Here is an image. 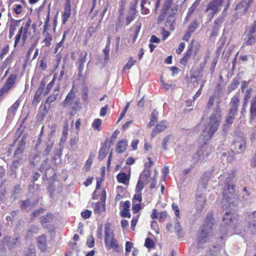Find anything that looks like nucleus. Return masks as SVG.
Here are the masks:
<instances>
[{
    "instance_id": "bb28decb",
    "label": "nucleus",
    "mask_w": 256,
    "mask_h": 256,
    "mask_svg": "<svg viewBox=\"0 0 256 256\" xmlns=\"http://www.w3.org/2000/svg\"><path fill=\"white\" fill-rule=\"evenodd\" d=\"M250 113L251 116H256V95L254 96L250 100Z\"/></svg>"
},
{
    "instance_id": "9b49d317",
    "label": "nucleus",
    "mask_w": 256,
    "mask_h": 256,
    "mask_svg": "<svg viewBox=\"0 0 256 256\" xmlns=\"http://www.w3.org/2000/svg\"><path fill=\"white\" fill-rule=\"evenodd\" d=\"M234 150L238 152L244 151L246 146V138L242 136H237L234 142Z\"/></svg>"
},
{
    "instance_id": "37998d69",
    "label": "nucleus",
    "mask_w": 256,
    "mask_h": 256,
    "mask_svg": "<svg viewBox=\"0 0 256 256\" xmlns=\"http://www.w3.org/2000/svg\"><path fill=\"white\" fill-rule=\"evenodd\" d=\"M50 20V10H48V13H47L46 17V18L45 20V22H44L42 34H44V32H46L48 30Z\"/></svg>"
},
{
    "instance_id": "09e8293b",
    "label": "nucleus",
    "mask_w": 256,
    "mask_h": 256,
    "mask_svg": "<svg viewBox=\"0 0 256 256\" xmlns=\"http://www.w3.org/2000/svg\"><path fill=\"white\" fill-rule=\"evenodd\" d=\"M44 209L43 208L34 210L32 214L31 220L33 221L36 217L38 216L40 214L44 213Z\"/></svg>"
},
{
    "instance_id": "052dcab7",
    "label": "nucleus",
    "mask_w": 256,
    "mask_h": 256,
    "mask_svg": "<svg viewBox=\"0 0 256 256\" xmlns=\"http://www.w3.org/2000/svg\"><path fill=\"white\" fill-rule=\"evenodd\" d=\"M158 120L156 118V114L154 112H152V116L150 118V120L148 124V126L150 127H152L154 126L156 123L157 122Z\"/></svg>"
},
{
    "instance_id": "e2e57ef3",
    "label": "nucleus",
    "mask_w": 256,
    "mask_h": 256,
    "mask_svg": "<svg viewBox=\"0 0 256 256\" xmlns=\"http://www.w3.org/2000/svg\"><path fill=\"white\" fill-rule=\"evenodd\" d=\"M132 208L134 214L138 213L142 208L140 203H132Z\"/></svg>"
},
{
    "instance_id": "423d86ee",
    "label": "nucleus",
    "mask_w": 256,
    "mask_h": 256,
    "mask_svg": "<svg viewBox=\"0 0 256 256\" xmlns=\"http://www.w3.org/2000/svg\"><path fill=\"white\" fill-rule=\"evenodd\" d=\"M200 46L199 43L196 42L195 44L194 40H192L184 56L180 59V63L184 66H186L189 60L192 58H194L197 54Z\"/></svg>"
},
{
    "instance_id": "e433bc0d",
    "label": "nucleus",
    "mask_w": 256,
    "mask_h": 256,
    "mask_svg": "<svg viewBox=\"0 0 256 256\" xmlns=\"http://www.w3.org/2000/svg\"><path fill=\"white\" fill-rule=\"evenodd\" d=\"M68 122H66V124L64 125V126L63 128L62 136L60 138V142H65L67 139V136L68 135Z\"/></svg>"
},
{
    "instance_id": "a18cd8bd",
    "label": "nucleus",
    "mask_w": 256,
    "mask_h": 256,
    "mask_svg": "<svg viewBox=\"0 0 256 256\" xmlns=\"http://www.w3.org/2000/svg\"><path fill=\"white\" fill-rule=\"evenodd\" d=\"M248 40L246 41V44L247 46H252L256 42V35H248Z\"/></svg>"
},
{
    "instance_id": "69168bd1",
    "label": "nucleus",
    "mask_w": 256,
    "mask_h": 256,
    "mask_svg": "<svg viewBox=\"0 0 256 256\" xmlns=\"http://www.w3.org/2000/svg\"><path fill=\"white\" fill-rule=\"evenodd\" d=\"M10 90V88L4 84L2 87L0 89V98H2L4 94L8 92Z\"/></svg>"
},
{
    "instance_id": "ddd939ff",
    "label": "nucleus",
    "mask_w": 256,
    "mask_h": 256,
    "mask_svg": "<svg viewBox=\"0 0 256 256\" xmlns=\"http://www.w3.org/2000/svg\"><path fill=\"white\" fill-rule=\"evenodd\" d=\"M252 2V1L251 0H249L248 2L242 0L236 4L235 10H240L244 14L248 10Z\"/></svg>"
},
{
    "instance_id": "72a5a7b5",
    "label": "nucleus",
    "mask_w": 256,
    "mask_h": 256,
    "mask_svg": "<svg viewBox=\"0 0 256 256\" xmlns=\"http://www.w3.org/2000/svg\"><path fill=\"white\" fill-rule=\"evenodd\" d=\"M199 26V22L197 20H194L189 25L186 30L192 34Z\"/></svg>"
},
{
    "instance_id": "7c9ffc66",
    "label": "nucleus",
    "mask_w": 256,
    "mask_h": 256,
    "mask_svg": "<svg viewBox=\"0 0 256 256\" xmlns=\"http://www.w3.org/2000/svg\"><path fill=\"white\" fill-rule=\"evenodd\" d=\"M252 221L250 222L248 228L251 230L256 231V210L252 212Z\"/></svg>"
},
{
    "instance_id": "c9c22d12",
    "label": "nucleus",
    "mask_w": 256,
    "mask_h": 256,
    "mask_svg": "<svg viewBox=\"0 0 256 256\" xmlns=\"http://www.w3.org/2000/svg\"><path fill=\"white\" fill-rule=\"evenodd\" d=\"M102 120L100 118L95 119L92 124V128L96 130L100 131Z\"/></svg>"
},
{
    "instance_id": "aec40b11",
    "label": "nucleus",
    "mask_w": 256,
    "mask_h": 256,
    "mask_svg": "<svg viewBox=\"0 0 256 256\" xmlns=\"http://www.w3.org/2000/svg\"><path fill=\"white\" fill-rule=\"evenodd\" d=\"M21 20H12L10 22V24L9 32H8V38H12L14 36L15 31L16 28L18 26Z\"/></svg>"
},
{
    "instance_id": "4be33fe9",
    "label": "nucleus",
    "mask_w": 256,
    "mask_h": 256,
    "mask_svg": "<svg viewBox=\"0 0 256 256\" xmlns=\"http://www.w3.org/2000/svg\"><path fill=\"white\" fill-rule=\"evenodd\" d=\"M142 27V22L139 21H137L136 22L132 28L134 29V34L132 36V42L134 43L138 36V34L140 32Z\"/></svg>"
},
{
    "instance_id": "de8ad7c7",
    "label": "nucleus",
    "mask_w": 256,
    "mask_h": 256,
    "mask_svg": "<svg viewBox=\"0 0 256 256\" xmlns=\"http://www.w3.org/2000/svg\"><path fill=\"white\" fill-rule=\"evenodd\" d=\"M10 50V46L8 44L4 46L0 52V59L2 60L4 56L8 53Z\"/></svg>"
},
{
    "instance_id": "ea45409f",
    "label": "nucleus",
    "mask_w": 256,
    "mask_h": 256,
    "mask_svg": "<svg viewBox=\"0 0 256 256\" xmlns=\"http://www.w3.org/2000/svg\"><path fill=\"white\" fill-rule=\"evenodd\" d=\"M38 232V228L37 226H32L30 230L26 232V236L30 237L33 235V234H37Z\"/></svg>"
},
{
    "instance_id": "6e6d98bb",
    "label": "nucleus",
    "mask_w": 256,
    "mask_h": 256,
    "mask_svg": "<svg viewBox=\"0 0 256 256\" xmlns=\"http://www.w3.org/2000/svg\"><path fill=\"white\" fill-rule=\"evenodd\" d=\"M136 60L132 57H130L128 62L124 68V70L130 69L136 63Z\"/></svg>"
},
{
    "instance_id": "2f4dec72",
    "label": "nucleus",
    "mask_w": 256,
    "mask_h": 256,
    "mask_svg": "<svg viewBox=\"0 0 256 256\" xmlns=\"http://www.w3.org/2000/svg\"><path fill=\"white\" fill-rule=\"evenodd\" d=\"M56 79V74H55L53 76V78H52V81L50 82H49L48 84V85L46 86V90L44 92V96H46L50 92V90H51V89L53 87V86L54 84Z\"/></svg>"
},
{
    "instance_id": "603ef678",
    "label": "nucleus",
    "mask_w": 256,
    "mask_h": 256,
    "mask_svg": "<svg viewBox=\"0 0 256 256\" xmlns=\"http://www.w3.org/2000/svg\"><path fill=\"white\" fill-rule=\"evenodd\" d=\"M144 246L148 248H152L154 246V244L152 239L146 238L145 240Z\"/></svg>"
},
{
    "instance_id": "dca6fc26",
    "label": "nucleus",
    "mask_w": 256,
    "mask_h": 256,
    "mask_svg": "<svg viewBox=\"0 0 256 256\" xmlns=\"http://www.w3.org/2000/svg\"><path fill=\"white\" fill-rule=\"evenodd\" d=\"M110 146H108V139L102 144V146L99 151L98 158L100 160H102L106 156L109 150Z\"/></svg>"
},
{
    "instance_id": "f8f14e48",
    "label": "nucleus",
    "mask_w": 256,
    "mask_h": 256,
    "mask_svg": "<svg viewBox=\"0 0 256 256\" xmlns=\"http://www.w3.org/2000/svg\"><path fill=\"white\" fill-rule=\"evenodd\" d=\"M36 241L37 246L40 251L42 252H46L48 250L47 238L46 236L42 234L38 236L36 238Z\"/></svg>"
},
{
    "instance_id": "bf43d9fd",
    "label": "nucleus",
    "mask_w": 256,
    "mask_h": 256,
    "mask_svg": "<svg viewBox=\"0 0 256 256\" xmlns=\"http://www.w3.org/2000/svg\"><path fill=\"white\" fill-rule=\"evenodd\" d=\"M161 34L162 35V40L164 41L169 36L170 32L166 30L164 27L161 28Z\"/></svg>"
},
{
    "instance_id": "5fc2aeb1",
    "label": "nucleus",
    "mask_w": 256,
    "mask_h": 256,
    "mask_svg": "<svg viewBox=\"0 0 256 256\" xmlns=\"http://www.w3.org/2000/svg\"><path fill=\"white\" fill-rule=\"evenodd\" d=\"M230 214L231 212H226L223 218V220L226 222V224H229L230 222H233L232 218Z\"/></svg>"
},
{
    "instance_id": "79ce46f5",
    "label": "nucleus",
    "mask_w": 256,
    "mask_h": 256,
    "mask_svg": "<svg viewBox=\"0 0 256 256\" xmlns=\"http://www.w3.org/2000/svg\"><path fill=\"white\" fill-rule=\"evenodd\" d=\"M74 96H75L74 93L72 92V90H71L68 92V94H67V96L64 100V102L71 104L72 101L74 98Z\"/></svg>"
},
{
    "instance_id": "b1692460",
    "label": "nucleus",
    "mask_w": 256,
    "mask_h": 256,
    "mask_svg": "<svg viewBox=\"0 0 256 256\" xmlns=\"http://www.w3.org/2000/svg\"><path fill=\"white\" fill-rule=\"evenodd\" d=\"M93 208L94 213L100 214L106 210V204L98 202L94 205Z\"/></svg>"
},
{
    "instance_id": "f03ea898",
    "label": "nucleus",
    "mask_w": 256,
    "mask_h": 256,
    "mask_svg": "<svg viewBox=\"0 0 256 256\" xmlns=\"http://www.w3.org/2000/svg\"><path fill=\"white\" fill-rule=\"evenodd\" d=\"M174 0H164L160 14L158 17V22H162L166 18L165 26L170 30H174L176 20L174 15L176 14L178 8L173 4Z\"/></svg>"
},
{
    "instance_id": "a211bd4d",
    "label": "nucleus",
    "mask_w": 256,
    "mask_h": 256,
    "mask_svg": "<svg viewBox=\"0 0 256 256\" xmlns=\"http://www.w3.org/2000/svg\"><path fill=\"white\" fill-rule=\"evenodd\" d=\"M130 202L128 200L126 201L122 206V210L120 211V216L122 218H130L131 214L130 212Z\"/></svg>"
},
{
    "instance_id": "0e129e2a",
    "label": "nucleus",
    "mask_w": 256,
    "mask_h": 256,
    "mask_svg": "<svg viewBox=\"0 0 256 256\" xmlns=\"http://www.w3.org/2000/svg\"><path fill=\"white\" fill-rule=\"evenodd\" d=\"M82 98L83 100L86 101L88 99V88L86 87L82 90Z\"/></svg>"
},
{
    "instance_id": "20e7f679",
    "label": "nucleus",
    "mask_w": 256,
    "mask_h": 256,
    "mask_svg": "<svg viewBox=\"0 0 256 256\" xmlns=\"http://www.w3.org/2000/svg\"><path fill=\"white\" fill-rule=\"evenodd\" d=\"M214 217L212 214H208L205 220L204 226L198 238L199 244L208 242V238L210 236L213 226Z\"/></svg>"
},
{
    "instance_id": "4468645a",
    "label": "nucleus",
    "mask_w": 256,
    "mask_h": 256,
    "mask_svg": "<svg viewBox=\"0 0 256 256\" xmlns=\"http://www.w3.org/2000/svg\"><path fill=\"white\" fill-rule=\"evenodd\" d=\"M253 90L252 88H250L246 90L245 92L244 96L243 99L242 105L241 110V114H244L246 111L248 104V100L252 96V92Z\"/></svg>"
},
{
    "instance_id": "58836bf2",
    "label": "nucleus",
    "mask_w": 256,
    "mask_h": 256,
    "mask_svg": "<svg viewBox=\"0 0 256 256\" xmlns=\"http://www.w3.org/2000/svg\"><path fill=\"white\" fill-rule=\"evenodd\" d=\"M88 53L86 51H82L80 53L77 64H84L86 62V58Z\"/></svg>"
},
{
    "instance_id": "6ab92c4d",
    "label": "nucleus",
    "mask_w": 256,
    "mask_h": 256,
    "mask_svg": "<svg viewBox=\"0 0 256 256\" xmlns=\"http://www.w3.org/2000/svg\"><path fill=\"white\" fill-rule=\"evenodd\" d=\"M128 146V142L126 140H121L118 142L116 147V150L117 153H122L126 149Z\"/></svg>"
},
{
    "instance_id": "f257e3e1",
    "label": "nucleus",
    "mask_w": 256,
    "mask_h": 256,
    "mask_svg": "<svg viewBox=\"0 0 256 256\" xmlns=\"http://www.w3.org/2000/svg\"><path fill=\"white\" fill-rule=\"evenodd\" d=\"M216 100V106L210 115L208 122L204 124L202 130V136H204V140H206L204 144H206V142L210 140L217 131L222 121V109L220 106L221 99L220 96L216 94L210 96L206 105V108L208 110H210Z\"/></svg>"
},
{
    "instance_id": "864d4df0",
    "label": "nucleus",
    "mask_w": 256,
    "mask_h": 256,
    "mask_svg": "<svg viewBox=\"0 0 256 256\" xmlns=\"http://www.w3.org/2000/svg\"><path fill=\"white\" fill-rule=\"evenodd\" d=\"M147 184L146 182L138 180L136 188V192H141L142 189L144 188V185Z\"/></svg>"
},
{
    "instance_id": "f704fd0d",
    "label": "nucleus",
    "mask_w": 256,
    "mask_h": 256,
    "mask_svg": "<svg viewBox=\"0 0 256 256\" xmlns=\"http://www.w3.org/2000/svg\"><path fill=\"white\" fill-rule=\"evenodd\" d=\"M24 146H25V142H24V140L21 141L20 144H18L17 146L14 156H16L17 155L23 153L24 149Z\"/></svg>"
},
{
    "instance_id": "0eeeda50",
    "label": "nucleus",
    "mask_w": 256,
    "mask_h": 256,
    "mask_svg": "<svg viewBox=\"0 0 256 256\" xmlns=\"http://www.w3.org/2000/svg\"><path fill=\"white\" fill-rule=\"evenodd\" d=\"M110 225L106 224L104 228V244L106 249H113L118 252L119 245L112 232H110Z\"/></svg>"
},
{
    "instance_id": "13d9d810",
    "label": "nucleus",
    "mask_w": 256,
    "mask_h": 256,
    "mask_svg": "<svg viewBox=\"0 0 256 256\" xmlns=\"http://www.w3.org/2000/svg\"><path fill=\"white\" fill-rule=\"evenodd\" d=\"M86 244L90 248H92L94 246V238L92 236H90L87 238Z\"/></svg>"
},
{
    "instance_id": "2eb2a0df",
    "label": "nucleus",
    "mask_w": 256,
    "mask_h": 256,
    "mask_svg": "<svg viewBox=\"0 0 256 256\" xmlns=\"http://www.w3.org/2000/svg\"><path fill=\"white\" fill-rule=\"evenodd\" d=\"M71 16V6L70 2L64 5V11L62 14V23L64 24Z\"/></svg>"
},
{
    "instance_id": "7ed1b4c3",
    "label": "nucleus",
    "mask_w": 256,
    "mask_h": 256,
    "mask_svg": "<svg viewBox=\"0 0 256 256\" xmlns=\"http://www.w3.org/2000/svg\"><path fill=\"white\" fill-rule=\"evenodd\" d=\"M32 20L28 18L26 22H24L14 38V48H16L20 44L22 38L23 44H24L29 37H32L30 31V27Z\"/></svg>"
},
{
    "instance_id": "412c9836",
    "label": "nucleus",
    "mask_w": 256,
    "mask_h": 256,
    "mask_svg": "<svg viewBox=\"0 0 256 256\" xmlns=\"http://www.w3.org/2000/svg\"><path fill=\"white\" fill-rule=\"evenodd\" d=\"M166 128V122L162 120L157 124L154 128L153 130L152 136V137L154 136L157 133L160 132L164 131Z\"/></svg>"
},
{
    "instance_id": "4d7b16f0",
    "label": "nucleus",
    "mask_w": 256,
    "mask_h": 256,
    "mask_svg": "<svg viewBox=\"0 0 256 256\" xmlns=\"http://www.w3.org/2000/svg\"><path fill=\"white\" fill-rule=\"evenodd\" d=\"M246 32H248V35H253L255 32H256V22H255L252 25L248 27Z\"/></svg>"
},
{
    "instance_id": "49530a36",
    "label": "nucleus",
    "mask_w": 256,
    "mask_h": 256,
    "mask_svg": "<svg viewBox=\"0 0 256 256\" xmlns=\"http://www.w3.org/2000/svg\"><path fill=\"white\" fill-rule=\"evenodd\" d=\"M43 92L41 91L40 90H37L36 91L34 99H33V102L35 103H38L40 101L41 99V96Z\"/></svg>"
},
{
    "instance_id": "c03bdc74",
    "label": "nucleus",
    "mask_w": 256,
    "mask_h": 256,
    "mask_svg": "<svg viewBox=\"0 0 256 256\" xmlns=\"http://www.w3.org/2000/svg\"><path fill=\"white\" fill-rule=\"evenodd\" d=\"M239 84V80L238 78H234L229 86V89L230 91L234 90L238 87Z\"/></svg>"
},
{
    "instance_id": "4c0bfd02",
    "label": "nucleus",
    "mask_w": 256,
    "mask_h": 256,
    "mask_svg": "<svg viewBox=\"0 0 256 256\" xmlns=\"http://www.w3.org/2000/svg\"><path fill=\"white\" fill-rule=\"evenodd\" d=\"M236 116H237V114H232L228 112V115L226 116V119L224 125L227 126H230L233 123Z\"/></svg>"
},
{
    "instance_id": "473e14b6",
    "label": "nucleus",
    "mask_w": 256,
    "mask_h": 256,
    "mask_svg": "<svg viewBox=\"0 0 256 256\" xmlns=\"http://www.w3.org/2000/svg\"><path fill=\"white\" fill-rule=\"evenodd\" d=\"M20 104V102L18 100H16L15 102L8 110V113L14 116L16 112L17 109L19 107Z\"/></svg>"
},
{
    "instance_id": "774afa93",
    "label": "nucleus",
    "mask_w": 256,
    "mask_h": 256,
    "mask_svg": "<svg viewBox=\"0 0 256 256\" xmlns=\"http://www.w3.org/2000/svg\"><path fill=\"white\" fill-rule=\"evenodd\" d=\"M92 212L88 210H86L82 212L81 213L82 216L84 219L90 218Z\"/></svg>"
},
{
    "instance_id": "8fccbe9b",
    "label": "nucleus",
    "mask_w": 256,
    "mask_h": 256,
    "mask_svg": "<svg viewBox=\"0 0 256 256\" xmlns=\"http://www.w3.org/2000/svg\"><path fill=\"white\" fill-rule=\"evenodd\" d=\"M142 200V196L141 192H136V193L134 195L132 198V203H140Z\"/></svg>"
},
{
    "instance_id": "6e6552de",
    "label": "nucleus",
    "mask_w": 256,
    "mask_h": 256,
    "mask_svg": "<svg viewBox=\"0 0 256 256\" xmlns=\"http://www.w3.org/2000/svg\"><path fill=\"white\" fill-rule=\"evenodd\" d=\"M235 186L234 184H228L224 188L223 192L224 198L228 203L233 204L235 202L234 200L232 201V199H238V197L234 191Z\"/></svg>"
},
{
    "instance_id": "3c124183",
    "label": "nucleus",
    "mask_w": 256,
    "mask_h": 256,
    "mask_svg": "<svg viewBox=\"0 0 256 256\" xmlns=\"http://www.w3.org/2000/svg\"><path fill=\"white\" fill-rule=\"evenodd\" d=\"M23 10V8L22 5L20 4H16L14 6L12 11L16 14H20Z\"/></svg>"
},
{
    "instance_id": "39448f33",
    "label": "nucleus",
    "mask_w": 256,
    "mask_h": 256,
    "mask_svg": "<svg viewBox=\"0 0 256 256\" xmlns=\"http://www.w3.org/2000/svg\"><path fill=\"white\" fill-rule=\"evenodd\" d=\"M224 0H212L207 5L206 11L208 13V16L210 20H211L214 16L218 13L222 5ZM230 0H226V4L223 10V13L226 12L230 6Z\"/></svg>"
},
{
    "instance_id": "cd10ccee",
    "label": "nucleus",
    "mask_w": 256,
    "mask_h": 256,
    "mask_svg": "<svg viewBox=\"0 0 256 256\" xmlns=\"http://www.w3.org/2000/svg\"><path fill=\"white\" fill-rule=\"evenodd\" d=\"M37 44H38L37 42H34L28 48L26 52V62H25L26 64V63L30 61L32 53L34 51L35 48Z\"/></svg>"
},
{
    "instance_id": "c85d7f7f",
    "label": "nucleus",
    "mask_w": 256,
    "mask_h": 256,
    "mask_svg": "<svg viewBox=\"0 0 256 256\" xmlns=\"http://www.w3.org/2000/svg\"><path fill=\"white\" fill-rule=\"evenodd\" d=\"M220 253V248L218 246H214L213 250H210L207 251L205 256H218Z\"/></svg>"
},
{
    "instance_id": "a878e982",
    "label": "nucleus",
    "mask_w": 256,
    "mask_h": 256,
    "mask_svg": "<svg viewBox=\"0 0 256 256\" xmlns=\"http://www.w3.org/2000/svg\"><path fill=\"white\" fill-rule=\"evenodd\" d=\"M117 180L118 182L124 184H127L129 181V178L124 172H120L116 176Z\"/></svg>"
},
{
    "instance_id": "1a4fd4ad",
    "label": "nucleus",
    "mask_w": 256,
    "mask_h": 256,
    "mask_svg": "<svg viewBox=\"0 0 256 256\" xmlns=\"http://www.w3.org/2000/svg\"><path fill=\"white\" fill-rule=\"evenodd\" d=\"M240 94H236L232 96L231 98L230 106V108L228 110V112L232 114H237L238 111V108L239 106L240 102Z\"/></svg>"
},
{
    "instance_id": "c756f323",
    "label": "nucleus",
    "mask_w": 256,
    "mask_h": 256,
    "mask_svg": "<svg viewBox=\"0 0 256 256\" xmlns=\"http://www.w3.org/2000/svg\"><path fill=\"white\" fill-rule=\"evenodd\" d=\"M44 36V38L43 40V42L44 43V45L46 47H49L52 40V36L47 31L44 32V34H42Z\"/></svg>"
},
{
    "instance_id": "393cba45",
    "label": "nucleus",
    "mask_w": 256,
    "mask_h": 256,
    "mask_svg": "<svg viewBox=\"0 0 256 256\" xmlns=\"http://www.w3.org/2000/svg\"><path fill=\"white\" fill-rule=\"evenodd\" d=\"M150 175V170L148 169H145L142 171V172L140 174L139 178V180L148 184Z\"/></svg>"
},
{
    "instance_id": "338daca9",
    "label": "nucleus",
    "mask_w": 256,
    "mask_h": 256,
    "mask_svg": "<svg viewBox=\"0 0 256 256\" xmlns=\"http://www.w3.org/2000/svg\"><path fill=\"white\" fill-rule=\"evenodd\" d=\"M168 216L166 211L162 212L159 213L158 219L160 222H164L166 218Z\"/></svg>"
},
{
    "instance_id": "a19ab883",
    "label": "nucleus",
    "mask_w": 256,
    "mask_h": 256,
    "mask_svg": "<svg viewBox=\"0 0 256 256\" xmlns=\"http://www.w3.org/2000/svg\"><path fill=\"white\" fill-rule=\"evenodd\" d=\"M28 193L33 194L35 192L40 190V186L38 184H30L28 186Z\"/></svg>"
},
{
    "instance_id": "5701e85b",
    "label": "nucleus",
    "mask_w": 256,
    "mask_h": 256,
    "mask_svg": "<svg viewBox=\"0 0 256 256\" xmlns=\"http://www.w3.org/2000/svg\"><path fill=\"white\" fill-rule=\"evenodd\" d=\"M17 78L18 76L16 74H11L8 78L4 84L11 89L15 84Z\"/></svg>"
},
{
    "instance_id": "f3484780",
    "label": "nucleus",
    "mask_w": 256,
    "mask_h": 256,
    "mask_svg": "<svg viewBox=\"0 0 256 256\" xmlns=\"http://www.w3.org/2000/svg\"><path fill=\"white\" fill-rule=\"evenodd\" d=\"M54 218V214L52 213L48 212L40 218V223L44 228H46V224L52 222Z\"/></svg>"
},
{
    "instance_id": "680f3d73",
    "label": "nucleus",
    "mask_w": 256,
    "mask_h": 256,
    "mask_svg": "<svg viewBox=\"0 0 256 256\" xmlns=\"http://www.w3.org/2000/svg\"><path fill=\"white\" fill-rule=\"evenodd\" d=\"M146 0H142L141 2V12L142 14H146L150 12V10L148 8L144 6V4H146Z\"/></svg>"
},
{
    "instance_id": "9d476101",
    "label": "nucleus",
    "mask_w": 256,
    "mask_h": 256,
    "mask_svg": "<svg viewBox=\"0 0 256 256\" xmlns=\"http://www.w3.org/2000/svg\"><path fill=\"white\" fill-rule=\"evenodd\" d=\"M136 4L137 1L135 2L130 8L126 17L125 22L126 26L129 25L136 18Z\"/></svg>"
}]
</instances>
